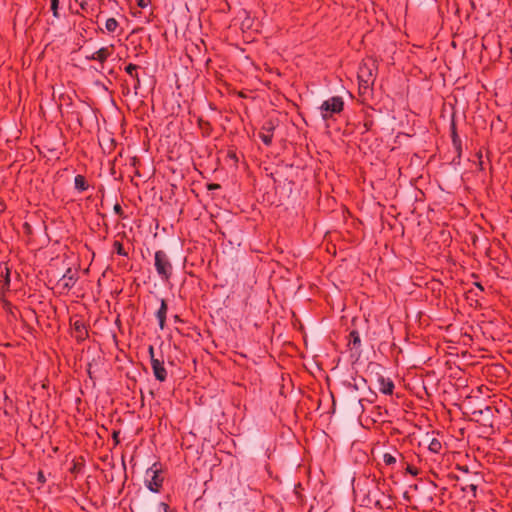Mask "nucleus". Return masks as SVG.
<instances>
[{
	"instance_id": "12",
	"label": "nucleus",
	"mask_w": 512,
	"mask_h": 512,
	"mask_svg": "<svg viewBox=\"0 0 512 512\" xmlns=\"http://www.w3.org/2000/svg\"><path fill=\"white\" fill-rule=\"evenodd\" d=\"M351 342L354 346L360 345V336L357 331H352L350 333Z\"/></svg>"
},
{
	"instance_id": "24",
	"label": "nucleus",
	"mask_w": 512,
	"mask_h": 512,
	"mask_svg": "<svg viewBox=\"0 0 512 512\" xmlns=\"http://www.w3.org/2000/svg\"><path fill=\"white\" fill-rule=\"evenodd\" d=\"M114 209L117 213L121 211V207L119 205H115Z\"/></svg>"
},
{
	"instance_id": "18",
	"label": "nucleus",
	"mask_w": 512,
	"mask_h": 512,
	"mask_svg": "<svg viewBox=\"0 0 512 512\" xmlns=\"http://www.w3.org/2000/svg\"><path fill=\"white\" fill-rule=\"evenodd\" d=\"M137 66L130 64L126 67V72L130 74L131 76H134L133 72L136 70Z\"/></svg>"
},
{
	"instance_id": "8",
	"label": "nucleus",
	"mask_w": 512,
	"mask_h": 512,
	"mask_svg": "<svg viewBox=\"0 0 512 512\" xmlns=\"http://www.w3.org/2000/svg\"><path fill=\"white\" fill-rule=\"evenodd\" d=\"M366 72V70H360L358 79H359V88L361 91L365 92L369 88V79H364L363 73Z\"/></svg>"
},
{
	"instance_id": "10",
	"label": "nucleus",
	"mask_w": 512,
	"mask_h": 512,
	"mask_svg": "<svg viewBox=\"0 0 512 512\" xmlns=\"http://www.w3.org/2000/svg\"><path fill=\"white\" fill-rule=\"evenodd\" d=\"M272 130V127H269L267 129V132L264 133V132H261L260 133V138L261 140L266 144V145H269L271 143V139H272V134L270 133Z\"/></svg>"
},
{
	"instance_id": "11",
	"label": "nucleus",
	"mask_w": 512,
	"mask_h": 512,
	"mask_svg": "<svg viewBox=\"0 0 512 512\" xmlns=\"http://www.w3.org/2000/svg\"><path fill=\"white\" fill-rule=\"evenodd\" d=\"M117 21L114 19V18H109L106 20L105 22V28L107 29V31L109 32H113L115 31L116 27H117Z\"/></svg>"
},
{
	"instance_id": "19",
	"label": "nucleus",
	"mask_w": 512,
	"mask_h": 512,
	"mask_svg": "<svg viewBox=\"0 0 512 512\" xmlns=\"http://www.w3.org/2000/svg\"><path fill=\"white\" fill-rule=\"evenodd\" d=\"M157 512H168V507L164 503H160L157 508Z\"/></svg>"
},
{
	"instance_id": "27",
	"label": "nucleus",
	"mask_w": 512,
	"mask_h": 512,
	"mask_svg": "<svg viewBox=\"0 0 512 512\" xmlns=\"http://www.w3.org/2000/svg\"><path fill=\"white\" fill-rule=\"evenodd\" d=\"M511 52H512V47H511Z\"/></svg>"
},
{
	"instance_id": "15",
	"label": "nucleus",
	"mask_w": 512,
	"mask_h": 512,
	"mask_svg": "<svg viewBox=\"0 0 512 512\" xmlns=\"http://www.w3.org/2000/svg\"><path fill=\"white\" fill-rule=\"evenodd\" d=\"M440 447H441L440 442H439V441H437V440H435V439H434V440L430 443V445H429V449H430L431 451H433V452H438V450L440 449Z\"/></svg>"
},
{
	"instance_id": "1",
	"label": "nucleus",
	"mask_w": 512,
	"mask_h": 512,
	"mask_svg": "<svg viewBox=\"0 0 512 512\" xmlns=\"http://www.w3.org/2000/svg\"><path fill=\"white\" fill-rule=\"evenodd\" d=\"M343 109V101L340 97H332L322 103L320 106L321 116L324 120L328 119L334 113H339Z\"/></svg>"
},
{
	"instance_id": "2",
	"label": "nucleus",
	"mask_w": 512,
	"mask_h": 512,
	"mask_svg": "<svg viewBox=\"0 0 512 512\" xmlns=\"http://www.w3.org/2000/svg\"><path fill=\"white\" fill-rule=\"evenodd\" d=\"M155 267H156L158 274L163 279L169 278V276L171 274L172 266H171V263L169 262V259L166 255V253H164L163 251H157L155 253Z\"/></svg>"
},
{
	"instance_id": "3",
	"label": "nucleus",
	"mask_w": 512,
	"mask_h": 512,
	"mask_svg": "<svg viewBox=\"0 0 512 512\" xmlns=\"http://www.w3.org/2000/svg\"><path fill=\"white\" fill-rule=\"evenodd\" d=\"M145 481L147 483V487L149 488V490L153 492L158 491V488L161 485V478L158 475V472L153 469L147 470Z\"/></svg>"
},
{
	"instance_id": "4",
	"label": "nucleus",
	"mask_w": 512,
	"mask_h": 512,
	"mask_svg": "<svg viewBox=\"0 0 512 512\" xmlns=\"http://www.w3.org/2000/svg\"><path fill=\"white\" fill-rule=\"evenodd\" d=\"M151 365L156 379L159 381H164L166 379V370L163 366V363L158 359H152Z\"/></svg>"
},
{
	"instance_id": "5",
	"label": "nucleus",
	"mask_w": 512,
	"mask_h": 512,
	"mask_svg": "<svg viewBox=\"0 0 512 512\" xmlns=\"http://www.w3.org/2000/svg\"><path fill=\"white\" fill-rule=\"evenodd\" d=\"M111 54V48L103 47L92 54L90 59L98 60L100 62H104Z\"/></svg>"
},
{
	"instance_id": "6",
	"label": "nucleus",
	"mask_w": 512,
	"mask_h": 512,
	"mask_svg": "<svg viewBox=\"0 0 512 512\" xmlns=\"http://www.w3.org/2000/svg\"><path fill=\"white\" fill-rule=\"evenodd\" d=\"M166 313H167V305L164 300H161V306L156 314V316L159 320V325H160L161 329L164 328Z\"/></svg>"
},
{
	"instance_id": "25",
	"label": "nucleus",
	"mask_w": 512,
	"mask_h": 512,
	"mask_svg": "<svg viewBox=\"0 0 512 512\" xmlns=\"http://www.w3.org/2000/svg\"><path fill=\"white\" fill-rule=\"evenodd\" d=\"M86 5H87V2H86V1H82V2H81V8H82V9H85Z\"/></svg>"
},
{
	"instance_id": "23",
	"label": "nucleus",
	"mask_w": 512,
	"mask_h": 512,
	"mask_svg": "<svg viewBox=\"0 0 512 512\" xmlns=\"http://www.w3.org/2000/svg\"><path fill=\"white\" fill-rule=\"evenodd\" d=\"M468 488H469L473 493H475V491H476V488H477V487H476V485H474V484H470V485H468Z\"/></svg>"
},
{
	"instance_id": "20",
	"label": "nucleus",
	"mask_w": 512,
	"mask_h": 512,
	"mask_svg": "<svg viewBox=\"0 0 512 512\" xmlns=\"http://www.w3.org/2000/svg\"><path fill=\"white\" fill-rule=\"evenodd\" d=\"M360 70H366V72L363 73L364 79H369L372 77V73L368 68H361Z\"/></svg>"
},
{
	"instance_id": "16",
	"label": "nucleus",
	"mask_w": 512,
	"mask_h": 512,
	"mask_svg": "<svg viewBox=\"0 0 512 512\" xmlns=\"http://www.w3.org/2000/svg\"><path fill=\"white\" fill-rule=\"evenodd\" d=\"M63 280L65 281V283H64L65 287H70L74 284V280H73L72 276H70L68 278L66 276H64Z\"/></svg>"
},
{
	"instance_id": "26",
	"label": "nucleus",
	"mask_w": 512,
	"mask_h": 512,
	"mask_svg": "<svg viewBox=\"0 0 512 512\" xmlns=\"http://www.w3.org/2000/svg\"><path fill=\"white\" fill-rule=\"evenodd\" d=\"M408 472H410L411 474H416V471L412 470L410 467H408Z\"/></svg>"
},
{
	"instance_id": "14",
	"label": "nucleus",
	"mask_w": 512,
	"mask_h": 512,
	"mask_svg": "<svg viewBox=\"0 0 512 512\" xmlns=\"http://www.w3.org/2000/svg\"><path fill=\"white\" fill-rule=\"evenodd\" d=\"M51 1V9L53 11V15L55 17H58L59 14H58V4H59V0H50Z\"/></svg>"
},
{
	"instance_id": "7",
	"label": "nucleus",
	"mask_w": 512,
	"mask_h": 512,
	"mask_svg": "<svg viewBox=\"0 0 512 512\" xmlns=\"http://www.w3.org/2000/svg\"><path fill=\"white\" fill-rule=\"evenodd\" d=\"M394 385L390 380L381 379L380 381V391L384 394H391L393 391Z\"/></svg>"
},
{
	"instance_id": "17",
	"label": "nucleus",
	"mask_w": 512,
	"mask_h": 512,
	"mask_svg": "<svg viewBox=\"0 0 512 512\" xmlns=\"http://www.w3.org/2000/svg\"><path fill=\"white\" fill-rule=\"evenodd\" d=\"M115 247H116V250H117V253L120 254V255H125L126 253L124 252L123 250V246L121 243L119 242H115Z\"/></svg>"
},
{
	"instance_id": "21",
	"label": "nucleus",
	"mask_w": 512,
	"mask_h": 512,
	"mask_svg": "<svg viewBox=\"0 0 512 512\" xmlns=\"http://www.w3.org/2000/svg\"><path fill=\"white\" fill-rule=\"evenodd\" d=\"M148 3H149V0H137V4L141 8L147 7Z\"/></svg>"
},
{
	"instance_id": "13",
	"label": "nucleus",
	"mask_w": 512,
	"mask_h": 512,
	"mask_svg": "<svg viewBox=\"0 0 512 512\" xmlns=\"http://www.w3.org/2000/svg\"><path fill=\"white\" fill-rule=\"evenodd\" d=\"M383 460L388 465L394 464L396 462L395 457L388 453L384 454Z\"/></svg>"
},
{
	"instance_id": "9",
	"label": "nucleus",
	"mask_w": 512,
	"mask_h": 512,
	"mask_svg": "<svg viewBox=\"0 0 512 512\" xmlns=\"http://www.w3.org/2000/svg\"><path fill=\"white\" fill-rule=\"evenodd\" d=\"M75 187L80 191H84L87 189V184L83 176L77 175L75 177Z\"/></svg>"
},
{
	"instance_id": "22",
	"label": "nucleus",
	"mask_w": 512,
	"mask_h": 512,
	"mask_svg": "<svg viewBox=\"0 0 512 512\" xmlns=\"http://www.w3.org/2000/svg\"><path fill=\"white\" fill-rule=\"evenodd\" d=\"M148 352H149V355H150V357H151V360H152V359H156V358L154 357V348H153L152 346H149V348H148Z\"/></svg>"
}]
</instances>
